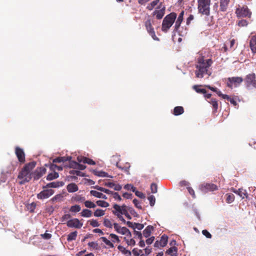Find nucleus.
<instances>
[{
  "label": "nucleus",
  "mask_w": 256,
  "mask_h": 256,
  "mask_svg": "<svg viewBox=\"0 0 256 256\" xmlns=\"http://www.w3.org/2000/svg\"><path fill=\"white\" fill-rule=\"evenodd\" d=\"M250 46L252 53L256 52V35L252 36L250 40Z\"/></svg>",
  "instance_id": "aec40b11"
},
{
  "label": "nucleus",
  "mask_w": 256,
  "mask_h": 256,
  "mask_svg": "<svg viewBox=\"0 0 256 256\" xmlns=\"http://www.w3.org/2000/svg\"><path fill=\"white\" fill-rule=\"evenodd\" d=\"M154 240V236H151L150 238H148L146 240V242L147 244H150L153 242Z\"/></svg>",
  "instance_id": "e2e57ef3"
},
{
  "label": "nucleus",
  "mask_w": 256,
  "mask_h": 256,
  "mask_svg": "<svg viewBox=\"0 0 256 256\" xmlns=\"http://www.w3.org/2000/svg\"><path fill=\"white\" fill-rule=\"evenodd\" d=\"M240 19L236 22V24L238 26L244 27L246 26L248 24L249 22L246 19H244V18Z\"/></svg>",
  "instance_id": "cd10ccee"
},
{
  "label": "nucleus",
  "mask_w": 256,
  "mask_h": 256,
  "mask_svg": "<svg viewBox=\"0 0 256 256\" xmlns=\"http://www.w3.org/2000/svg\"><path fill=\"white\" fill-rule=\"evenodd\" d=\"M211 0H198V10L200 14L208 16L210 14Z\"/></svg>",
  "instance_id": "20e7f679"
},
{
  "label": "nucleus",
  "mask_w": 256,
  "mask_h": 256,
  "mask_svg": "<svg viewBox=\"0 0 256 256\" xmlns=\"http://www.w3.org/2000/svg\"><path fill=\"white\" fill-rule=\"evenodd\" d=\"M69 174L72 175H76L80 176H85V174L84 172L77 170H71L69 172Z\"/></svg>",
  "instance_id": "e433bc0d"
},
{
  "label": "nucleus",
  "mask_w": 256,
  "mask_h": 256,
  "mask_svg": "<svg viewBox=\"0 0 256 256\" xmlns=\"http://www.w3.org/2000/svg\"><path fill=\"white\" fill-rule=\"evenodd\" d=\"M15 154L20 163H24L26 161L25 154L22 148L18 146H16L15 148Z\"/></svg>",
  "instance_id": "f8f14e48"
},
{
  "label": "nucleus",
  "mask_w": 256,
  "mask_h": 256,
  "mask_svg": "<svg viewBox=\"0 0 256 256\" xmlns=\"http://www.w3.org/2000/svg\"><path fill=\"white\" fill-rule=\"evenodd\" d=\"M168 237L166 235H162L160 240H156L154 243V246L156 248L164 247L168 243Z\"/></svg>",
  "instance_id": "f3484780"
},
{
  "label": "nucleus",
  "mask_w": 256,
  "mask_h": 256,
  "mask_svg": "<svg viewBox=\"0 0 256 256\" xmlns=\"http://www.w3.org/2000/svg\"><path fill=\"white\" fill-rule=\"evenodd\" d=\"M110 236L113 239L112 241L113 242H120V240L119 239V238L118 236H116L115 234H110Z\"/></svg>",
  "instance_id": "3c124183"
},
{
  "label": "nucleus",
  "mask_w": 256,
  "mask_h": 256,
  "mask_svg": "<svg viewBox=\"0 0 256 256\" xmlns=\"http://www.w3.org/2000/svg\"><path fill=\"white\" fill-rule=\"evenodd\" d=\"M165 11L166 7L162 4V2H160L152 13V16H156L158 20H160L163 18Z\"/></svg>",
  "instance_id": "9d476101"
},
{
  "label": "nucleus",
  "mask_w": 256,
  "mask_h": 256,
  "mask_svg": "<svg viewBox=\"0 0 256 256\" xmlns=\"http://www.w3.org/2000/svg\"><path fill=\"white\" fill-rule=\"evenodd\" d=\"M84 206L88 208H94L96 207V204H94L93 202L90 200H86L84 202Z\"/></svg>",
  "instance_id": "79ce46f5"
},
{
  "label": "nucleus",
  "mask_w": 256,
  "mask_h": 256,
  "mask_svg": "<svg viewBox=\"0 0 256 256\" xmlns=\"http://www.w3.org/2000/svg\"><path fill=\"white\" fill-rule=\"evenodd\" d=\"M114 227L118 233L126 234V236H132L130 232L126 227H121L117 223L114 224Z\"/></svg>",
  "instance_id": "9b49d317"
},
{
  "label": "nucleus",
  "mask_w": 256,
  "mask_h": 256,
  "mask_svg": "<svg viewBox=\"0 0 256 256\" xmlns=\"http://www.w3.org/2000/svg\"><path fill=\"white\" fill-rule=\"evenodd\" d=\"M210 103L212 106L214 111L216 112L218 108V103L216 100L212 98L210 100Z\"/></svg>",
  "instance_id": "c9c22d12"
},
{
  "label": "nucleus",
  "mask_w": 256,
  "mask_h": 256,
  "mask_svg": "<svg viewBox=\"0 0 256 256\" xmlns=\"http://www.w3.org/2000/svg\"><path fill=\"white\" fill-rule=\"evenodd\" d=\"M135 194L137 196H138V197H139V198H145V196H144V194L142 192H139L138 190H137L136 192H135Z\"/></svg>",
  "instance_id": "0e129e2a"
},
{
  "label": "nucleus",
  "mask_w": 256,
  "mask_h": 256,
  "mask_svg": "<svg viewBox=\"0 0 256 256\" xmlns=\"http://www.w3.org/2000/svg\"><path fill=\"white\" fill-rule=\"evenodd\" d=\"M177 250L176 247H171L166 252V256H177Z\"/></svg>",
  "instance_id": "4be33fe9"
},
{
  "label": "nucleus",
  "mask_w": 256,
  "mask_h": 256,
  "mask_svg": "<svg viewBox=\"0 0 256 256\" xmlns=\"http://www.w3.org/2000/svg\"><path fill=\"white\" fill-rule=\"evenodd\" d=\"M94 174L96 176H101V177L112 178V176H108V173H106L104 172H103V171L94 172Z\"/></svg>",
  "instance_id": "58836bf2"
},
{
  "label": "nucleus",
  "mask_w": 256,
  "mask_h": 256,
  "mask_svg": "<svg viewBox=\"0 0 256 256\" xmlns=\"http://www.w3.org/2000/svg\"><path fill=\"white\" fill-rule=\"evenodd\" d=\"M176 18V14L175 12H171L168 14L163 20L162 30V32H167L172 26Z\"/></svg>",
  "instance_id": "39448f33"
},
{
  "label": "nucleus",
  "mask_w": 256,
  "mask_h": 256,
  "mask_svg": "<svg viewBox=\"0 0 256 256\" xmlns=\"http://www.w3.org/2000/svg\"><path fill=\"white\" fill-rule=\"evenodd\" d=\"M104 226L108 228H112V224L110 220L108 218H104Z\"/></svg>",
  "instance_id": "c03bdc74"
},
{
  "label": "nucleus",
  "mask_w": 256,
  "mask_h": 256,
  "mask_svg": "<svg viewBox=\"0 0 256 256\" xmlns=\"http://www.w3.org/2000/svg\"><path fill=\"white\" fill-rule=\"evenodd\" d=\"M243 82L244 86L248 90L256 88V74L252 72L246 76Z\"/></svg>",
  "instance_id": "423d86ee"
},
{
  "label": "nucleus",
  "mask_w": 256,
  "mask_h": 256,
  "mask_svg": "<svg viewBox=\"0 0 256 256\" xmlns=\"http://www.w3.org/2000/svg\"><path fill=\"white\" fill-rule=\"evenodd\" d=\"M100 239L102 240V242H104L107 246H109L110 248H114V246L113 244L110 242L109 240H108L106 237H102Z\"/></svg>",
  "instance_id": "49530a36"
},
{
  "label": "nucleus",
  "mask_w": 256,
  "mask_h": 256,
  "mask_svg": "<svg viewBox=\"0 0 256 256\" xmlns=\"http://www.w3.org/2000/svg\"><path fill=\"white\" fill-rule=\"evenodd\" d=\"M186 188L189 194L192 196V198H195L196 196L194 189L190 186H188Z\"/></svg>",
  "instance_id": "8fccbe9b"
},
{
  "label": "nucleus",
  "mask_w": 256,
  "mask_h": 256,
  "mask_svg": "<svg viewBox=\"0 0 256 256\" xmlns=\"http://www.w3.org/2000/svg\"><path fill=\"white\" fill-rule=\"evenodd\" d=\"M200 189L202 191L207 192H213L218 189L216 185L214 184L206 183L200 186Z\"/></svg>",
  "instance_id": "2eb2a0df"
},
{
  "label": "nucleus",
  "mask_w": 256,
  "mask_h": 256,
  "mask_svg": "<svg viewBox=\"0 0 256 256\" xmlns=\"http://www.w3.org/2000/svg\"><path fill=\"white\" fill-rule=\"evenodd\" d=\"M66 189L69 192H74L78 191V188L76 184L71 183L67 186Z\"/></svg>",
  "instance_id": "393cba45"
},
{
  "label": "nucleus",
  "mask_w": 256,
  "mask_h": 256,
  "mask_svg": "<svg viewBox=\"0 0 256 256\" xmlns=\"http://www.w3.org/2000/svg\"><path fill=\"white\" fill-rule=\"evenodd\" d=\"M96 203L98 206L103 208H106L109 206V204L104 200H99L96 201Z\"/></svg>",
  "instance_id": "ea45409f"
},
{
  "label": "nucleus",
  "mask_w": 256,
  "mask_h": 256,
  "mask_svg": "<svg viewBox=\"0 0 256 256\" xmlns=\"http://www.w3.org/2000/svg\"><path fill=\"white\" fill-rule=\"evenodd\" d=\"M92 212L88 209H84L80 212L81 216L86 218H90L92 216Z\"/></svg>",
  "instance_id": "c756f323"
},
{
  "label": "nucleus",
  "mask_w": 256,
  "mask_h": 256,
  "mask_svg": "<svg viewBox=\"0 0 256 256\" xmlns=\"http://www.w3.org/2000/svg\"><path fill=\"white\" fill-rule=\"evenodd\" d=\"M41 236L46 240H49L52 237V234L48 233H44V234H41Z\"/></svg>",
  "instance_id": "680f3d73"
},
{
  "label": "nucleus",
  "mask_w": 256,
  "mask_h": 256,
  "mask_svg": "<svg viewBox=\"0 0 256 256\" xmlns=\"http://www.w3.org/2000/svg\"><path fill=\"white\" fill-rule=\"evenodd\" d=\"M104 214V210L101 209H97L94 213V216L96 217L103 216Z\"/></svg>",
  "instance_id": "a19ab883"
},
{
  "label": "nucleus",
  "mask_w": 256,
  "mask_h": 256,
  "mask_svg": "<svg viewBox=\"0 0 256 256\" xmlns=\"http://www.w3.org/2000/svg\"><path fill=\"white\" fill-rule=\"evenodd\" d=\"M78 232L76 231L70 232L67 236V240L70 242L72 240H76Z\"/></svg>",
  "instance_id": "473e14b6"
},
{
  "label": "nucleus",
  "mask_w": 256,
  "mask_h": 256,
  "mask_svg": "<svg viewBox=\"0 0 256 256\" xmlns=\"http://www.w3.org/2000/svg\"><path fill=\"white\" fill-rule=\"evenodd\" d=\"M213 62L211 58L206 59L204 56H200L197 58L196 64V76L198 78H202L204 74L210 76L211 72L209 68Z\"/></svg>",
  "instance_id": "f257e3e1"
},
{
  "label": "nucleus",
  "mask_w": 256,
  "mask_h": 256,
  "mask_svg": "<svg viewBox=\"0 0 256 256\" xmlns=\"http://www.w3.org/2000/svg\"><path fill=\"white\" fill-rule=\"evenodd\" d=\"M235 14L238 19H250L252 18V12L246 5L238 4L236 8Z\"/></svg>",
  "instance_id": "7ed1b4c3"
},
{
  "label": "nucleus",
  "mask_w": 256,
  "mask_h": 256,
  "mask_svg": "<svg viewBox=\"0 0 256 256\" xmlns=\"http://www.w3.org/2000/svg\"><path fill=\"white\" fill-rule=\"evenodd\" d=\"M113 198L117 200L120 201L122 200L121 196L119 195V194L116 192H114L113 194Z\"/></svg>",
  "instance_id": "bf43d9fd"
},
{
  "label": "nucleus",
  "mask_w": 256,
  "mask_h": 256,
  "mask_svg": "<svg viewBox=\"0 0 256 256\" xmlns=\"http://www.w3.org/2000/svg\"><path fill=\"white\" fill-rule=\"evenodd\" d=\"M232 190L234 193L238 194L242 198H248V194L246 190H244L242 188H239L238 190H235L234 188H232Z\"/></svg>",
  "instance_id": "a211bd4d"
},
{
  "label": "nucleus",
  "mask_w": 256,
  "mask_h": 256,
  "mask_svg": "<svg viewBox=\"0 0 256 256\" xmlns=\"http://www.w3.org/2000/svg\"><path fill=\"white\" fill-rule=\"evenodd\" d=\"M202 234L207 238H210L212 236V234L206 230L202 231Z\"/></svg>",
  "instance_id": "13d9d810"
},
{
  "label": "nucleus",
  "mask_w": 256,
  "mask_h": 256,
  "mask_svg": "<svg viewBox=\"0 0 256 256\" xmlns=\"http://www.w3.org/2000/svg\"><path fill=\"white\" fill-rule=\"evenodd\" d=\"M190 183L186 180H182L180 182V186H189Z\"/></svg>",
  "instance_id": "774afa93"
},
{
  "label": "nucleus",
  "mask_w": 256,
  "mask_h": 256,
  "mask_svg": "<svg viewBox=\"0 0 256 256\" xmlns=\"http://www.w3.org/2000/svg\"><path fill=\"white\" fill-rule=\"evenodd\" d=\"M160 0H154L147 5L146 8L148 10L151 11L155 8L156 6L158 4H160Z\"/></svg>",
  "instance_id": "a878e982"
},
{
  "label": "nucleus",
  "mask_w": 256,
  "mask_h": 256,
  "mask_svg": "<svg viewBox=\"0 0 256 256\" xmlns=\"http://www.w3.org/2000/svg\"><path fill=\"white\" fill-rule=\"evenodd\" d=\"M64 182H54L48 184L46 186H43V188H56L64 186Z\"/></svg>",
  "instance_id": "6ab92c4d"
},
{
  "label": "nucleus",
  "mask_w": 256,
  "mask_h": 256,
  "mask_svg": "<svg viewBox=\"0 0 256 256\" xmlns=\"http://www.w3.org/2000/svg\"><path fill=\"white\" fill-rule=\"evenodd\" d=\"M134 226L133 228L134 230L136 228L138 230H142L144 227V224H142L134 222Z\"/></svg>",
  "instance_id": "603ef678"
},
{
  "label": "nucleus",
  "mask_w": 256,
  "mask_h": 256,
  "mask_svg": "<svg viewBox=\"0 0 256 256\" xmlns=\"http://www.w3.org/2000/svg\"><path fill=\"white\" fill-rule=\"evenodd\" d=\"M226 196V202L228 204H230L234 200V196L232 194H227Z\"/></svg>",
  "instance_id": "f704fd0d"
},
{
  "label": "nucleus",
  "mask_w": 256,
  "mask_h": 256,
  "mask_svg": "<svg viewBox=\"0 0 256 256\" xmlns=\"http://www.w3.org/2000/svg\"><path fill=\"white\" fill-rule=\"evenodd\" d=\"M46 172V169L42 167L37 168L34 172H32V178L34 180L40 178Z\"/></svg>",
  "instance_id": "dca6fc26"
},
{
  "label": "nucleus",
  "mask_w": 256,
  "mask_h": 256,
  "mask_svg": "<svg viewBox=\"0 0 256 256\" xmlns=\"http://www.w3.org/2000/svg\"><path fill=\"white\" fill-rule=\"evenodd\" d=\"M62 198V194H57L54 197H53L52 198H51L50 200L52 202H54L56 201H60L61 200Z\"/></svg>",
  "instance_id": "09e8293b"
},
{
  "label": "nucleus",
  "mask_w": 256,
  "mask_h": 256,
  "mask_svg": "<svg viewBox=\"0 0 256 256\" xmlns=\"http://www.w3.org/2000/svg\"><path fill=\"white\" fill-rule=\"evenodd\" d=\"M36 162H31L26 164L20 172L18 178L21 180L19 182L20 184H23L26 182H28L32 178V170L36 167Z\"/></svg>",
  "instance_id": "f03ea898"
},
{
  "label": "nucleus",
  "mask_w": 256,
  "mask_h": 256,
  "mask_svg": "<svg viewBox=\"0 0 256 256\" xmlns=\"http://www.w3.org/2000/svg\"><path fill=\"white\" fill-rule=\"evenodd\" d=\"M90 223V225L92 226V227H98L100 226V224L96 220H89L88 222Z\"/></svg>",
  "instance_id": "a18cd8bd"
},
{
  "label": "nucleus",
  "mask_w": 256,
  "mask_h": 256,
  "mask_svg": "<svg viewBox=\"0 0 256 256\" xmlns=\"http://www.w3.org/2000/svg\"><path fill=\"white\" fill-rule=\"evenodd\" d=\"M184 112V109L182 106H178L174 108L173 114L175 116L182 114Z\"/></svg>",
  "instance_id": "c85d7f7f"
},
{
  "label": "nucleus",
  "mask_w": 256,
  "mask_h": 256,
  "mask_svg": "<svg viewBox=\"0 0 256 256\" xmlns=\"http://www.w3.org/2000/svg\"><path fill=\"white\" fill-rule=\"evenodd\" d=\"M130 168V164L128 162L125 164L124 166H122V170L128 173L129 168Z\"/></svg>",
  "instance_id": "6e6d98bb"
},
{
  "label": "nucleus",
  "mask_w": 256,
  "mask_h": 256,
  "mask_svg": "<svg viewBox=\"0 0 256 256\" xmlns=\"http://www.w3.org/2000/svg\"><path fill=\"white\" fill-rule=\"evenodd\" d=\"M229 3L220 0V9L222 12H226L227 10Z\"/></svg>",
  "instance_id": "7c9ffc66"
},
{
  "label": "nucleus",
  "mask_w": 256,
  "mask_h": 256,
  "mask_svg": "<svg viewBox=\"0 0 256 256\" xmlns=\"http://www.w3.org/2000/svg\"><path fill=\"white\" fill-rule=\"evenodd\" d=\"M59 176V174L58 172H54L49 174L46 177V180H52L54 179L57 178Z\"/></svg>",
  "instance_id": "2f4dec72"
},
{
  "label": "nucleus",
  "mask_w": 256,
  "mask_h": 256,
  "mask_svg": "<svg viewBox=\"0 0 256 256\" xmlns=\"http://www.w3.org/2000/svg\"><path fill=\"white\" fill-rule=\"evenodd\" d=\"M194 18V16L192 14H190L189 16L186 19V24L189 25L190 23V22L193 20Z\"/></svg>",
  "instance_id": "338daca9"
},
{
  "label": "nucleus",
  "mask_w": 256,
  "mask_h": 256,
  "mask_svg": "<svg viewBox=\"0 0 256 256\" xmlns=\"http://www.w3.org/2000/svg\"><path fill=\"white\" fill-rule=\"evenodd\" d=\"M184 16V11L182 10L178 15V16L174 28V30L177 32L178 34L182 36H186L188 32V30L186 28L184 30H181V29H182V28H180V24L183 20Z\"/></svg>",
  "instance_id": "0eeeda50"
},
{
  "label": "nucleus",
  "mask_w": 256,
  "mask_h": 256,
  "mask_svg": "<svg viewBox=\"0 0 256 256\" xmlns=\"http://www.w3.org/2000/svg\"><path fill=\"white\" fill-rule=\"evenodd\" d=\"M194 90H195V91L199 94H206V90L204 88H199L198 86H193Z\"/></svg>",
  "instance_id": "4c0bfd02"
},
{
  "label": "nucleus",
  "mask_w": 256,
  "mask_h": 256,
  "mask_svg": "<svg viewBox=\"0 0 256 256\" xmlns=\"http://www.w3.org/2000/svg\"><path fill=\"white\" fill-rule=\"evenodd\" d=\"M153 226L149 225L144 230L143 235L145 238H148L150 236L152 232L154 230Z\"/></svg>",
  "instance_id": "b1692460"
},
{
  "label": "nucleus",
  "mask_w": 256,
  "mask_h": 256,
  "mask_svg": "<svg viewBox=\"0 0 256 256\" xmlns=\"http://www.w3.org/2000/svg\"><path fill=\"white\" fill-rule=\"evenodd\" d=\"M113 208H114V210L112 212L117 217L122 215L123 211L122 210V207L120 206L117 204H114Z\"/></svg>",
  "instance_id": "412c9836"
},
{
  "label": "nucleus",
  "mask_w": 256,
  "mask_h": 256,
  "mask_svg": "<svg viewBox=\"0 0 256 256\" xmlns=\"http://www.w3.org/2000/svg\"><path fill=\"white\" fill-rule=\"evenodd\" d=\"M142 250H138L137 248H134L132 250V253L134 256H139L140 254V252H142Z\"/></svg>",
  "instance_id": "052dcab7"
},
{
  "label": "nucleus",
  "mask_w": 256,
  "mask_h": 256,
  "mask_svg": "<svg viewBox=\"0 0 256 256\" xmlns=\"http://www.w3.org/2000/svg\"><path fill=\"white\" fill-rule=\"evenodd\" d=\"M78 162H75V161H70L69 166L70 168H72L74 169H76L77 166H78Z\"/></svg>",
  "instance_id": "5fc2aeb1"
},
{
  "label": "nucleus",
  "mask_w": 256,
  "mask_h": 256,
  "mask_svg": "<svg viewBox=\"0 0 256 256\" xmlns=\"http://www.w3.org/2000/svg\"><path fill=\"white\" fill-rule=\"evenodd\" d=\"M118 248L120 252H121L122 254H124L130 256L132 254V252L130 250H126V248H124L123 246H118Z\"/></svg>",
  "instance_id": "72a5a7b5"
},
{
  "label": "nucleus",
  "mask_w": 256,
  "mask_h": 256,
  "mask_svg": "<svg viewBox=\"0 0 256 256\" xmlns=\"http://www.w3.org/2000/svg\"><path fill=\"white\" fill-rule=\"evenodd\" d=\"M148 200L150 202V204L151 206H153L156 202V198L154 196L150 195L148 198Z\"/></svg>",
  "instance_id": "de8ad7c7"
},
{
  "label": "nucleus",
  "mask_w": 256,
  "mask_h": 256,
  "mask_svg": "<svg viewBox=\"0 0 256 256\" xmlns=\"http://www.w3.org/2000/svg\"><path fill=\"white\" fill-rule=\"evenodd\" d=\"M122 196L126 199H131L132 198V194L125 192L123 194Z\"/></svg>",
  "instance_id": "69168bd1"
},
{
  "label": "nucleus",
  "mask_w": 256,
  "mask_h": 256,
  "mask_svg": "<svg viewBox=\"0 0 256 256\" xmlns=\"http://www.w3.org/2000/svg\"><path fill=\"white\" fill-rule=\"evenodd\" d=\"M133 203L134 204L136 207L138 209H142V206L140 204L139 202L136 199H134L133 200Z\"/></svg>",
  "instance_id": "4d7b16f0"
},
{
  "label": "nucleus",
  "mask_w": 256,
  "mask_h": 256,
  "mask_svg": "<svg viewBox=\"0 0 256 256\" xmlns=\"http://www.w3.org/2000/svg\"><path fill=\"white\" fill-rule=\"evenodd\" d=\"M72 158L71 156H61V157H58L53 160L52 162L54 163H56V162H64L66 161H70Z\"/></svg>",
  "instance_id": "bb28decb"
},
{
  "label": "nucleus",
  "mask_w": 256,
  "mask_h": 256,
  "mask_svg": "<svg viewBox=\"0 0 256 256\" xmlns=\"http://www.w3.org/2000/svg\"><path fill=\"white\" fill-rule=\"evenodd\" d=\"M243 80L244 78L240 76L228 78L226 84L228 88H232L233 86H238L242 83Z\"/></svg>",
  "instance_id": "1a4fd4ad"
},
{
  "label": "nucleus",
  "mask_w": 256,
  "mask_h": 256,
  "mask_svg": "<svg viewBox=\"0 0 256 256\" xmlns=\"http://www.w3.org/2000/svg\"><path fill=\"white\" fill-rule=\"evenodd\" d=\"M152 20L148 16L146 20L144 22V26L148 34L152 36V39L154 40L159 41L160 39L156 36L155 31L152 26Z\"/></svg>",
  "instance_id": "6e6552de"
},
{
  "label": "nucleus",
  "mask_w": 256,
  "mask_h": 256,
  "mask_svg": "<svg viewBox=\"0 0 256 256\" xmlns=\"http://www.w3.org/2000/svg\"><path fill=\"white\" fill-rule=\"evenodd\" d=\"M150 190L152 193H156L158 191L157 185L154 183L152 184L150 186Z\"/></svg>",
  "instance_id": "864d4df0"
},
{
  "label": "nucleus",
  "mask_w": 256,
  "mask_h": 256,
  "mask_svg": "<svg viewBox=\"0 0 256 256\" xmlns=\"http://www.w3.org/2000/svg\"><path fill=\"white\" fill-rule=\"evenodd\" d=\"M83 224L78 218H72L68 220L66 222V226L68 228H80Z\"/></svg>",
  "instance_id": "4468645a"
},
{
  "label": "nucleus",
  "mask_w": 256,
  "mask_h": 256,
  "mask_svg": "<svg viewBox=\"0 0 256 256\" xmlns=\"http://www.w3.org/2000/svg\"><path fill=\"white\" fill-rule=\"evenodd\" d=\"M81 210V208L79 205L72 206L70 208V211L73 212H78Z\"/></svg>",
  "instance_id": "37998d69"
},
{
  "label": "nucleus",
  "mask_w": 256,
  "mask_h": 256,
  "mask_svg": "<svg viewBox=\"0 0 256 256\" xmlns=\"http://www.w3.org/2000/svg\"><path fill=\"white\" fill-rule=\"evenodd\" d=\"M54 194V190L52 189H44L37 194V198L40 200L48 198Z\"/></svg>",
  "instance_id": "ddd939ff"
},
{
  "label": "nucleus",
  "mask_w": 256,
  "mask_h": 256,
  "mask_svg": "<svg viewBox=\"0 0 256 256\" xmlns=\"http://www.w3.org/2000/svg\"><path fill=\"white\" fill-rule=\"evenodd\" d=\"M90 194L92 196L98 198H100L104 200L107 199V196L105 194L96 190H92L90 192Z\"/></svg>",
  "instance_id": "5701e85b"
}]
</instances>
